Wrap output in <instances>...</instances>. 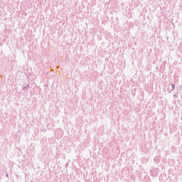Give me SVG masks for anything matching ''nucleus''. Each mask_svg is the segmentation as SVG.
I'll use <instances>...</instances> for the list:
<instances>
[{
	"instance_id": "3",
	"label": "nucleus",
	"mask_w": 182,
	"mask_h": 182,
	"mask_svg": "<svg viewBox=\"0 0 182 182\" xmlns=\"http://www.w3.org/2000/svg\"><path fill=\"white\" fill-rule=\"evenodd\" d=\"M171 87H172V89H176V85L172 84V85H171Z\"/></svg>"
},
{
	"instance_id": "2",
	"label": "nucleus",
	"mask_w": 182,
	"mask_h": 182,
	"mask_svg": "<svg viewBox=\"0 0 182 182\" xmlns=\"http://www.w3.org/2000/svg\"><path fill=\"white\" fill-rule=\"evenodd\" d=\"M28 89H29V85H26V86L23 87L24 90H28Z\"/></svg>"
},
{
	"instance_id": "4",
	"label": "nucleus",
	"mask_w": 182,
	"mask_h": 182,
	"mask_svg": "<svg viewBox=\"0 0 182 182\" xmlns=\"http://www.w3.org/2000/svg\"><path fill=\"white\" fill-rule=\"evenodd\" d=\"M173 97H177V95L175 94V95H173Z\"/></svg>"
},
{
	"instance_id": "5",
	"label": "nucleus",
	"mask_w": 182,
	"mask_h": 182,
	"mask_svg": "<svg viewBox=\"0 0 182 182\" xmlns=\"http://www.w3.org/2000/svg\"><path fill=\"white\" fill-rule=\"evenodd\" d=\"M6 177H9V175H8V173H6Z\"/></svg>"
},
{
	"instance_id": "6",
	"label": "nucleus",
	"mask_w": 182,
	"mask_h": 182,
	"mask_svg": "<svg viewBox=\"0 0 182 182\" xmlns=\"http://www.w3.org/2000/svg\"><path fill=\"white\" fill-rule=\"evenodd\" d=\"M179 89H181V86L179 87Z\"/></svg>"
},
{
	"instance_id": "1",
	"label": "nucleus",
	"mask_w": 182,
	"mask_h": 182,
	"mask_svg": "<svg viewBox=\"0 0 182 182\" xmlns=\"http://www.w3.org/2000/svg\"><path fill=\"white\" fill-rule=\"evenodd\" d=\"M154 161H155V163H159V157L156 156L154 159Z\"/></svg>"
}]
</instances>
